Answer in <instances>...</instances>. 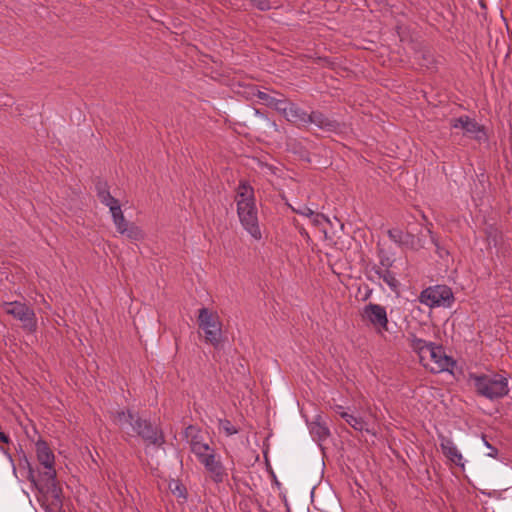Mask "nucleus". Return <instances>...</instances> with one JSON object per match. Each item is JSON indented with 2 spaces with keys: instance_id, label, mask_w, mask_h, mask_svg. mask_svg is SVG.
I'll list each match as a JSON object with an SVG mask.
<instances>
[{
  "instance_id": "1",
  "label": "nucleus",
  "mask_w": 512,
  "mask_h": 512,
  "mask_svg": "<svg viewBox=\"0 0 512 512\" xmlns=\"http://www.w3.org/2000/svg\"><path fill=\"white\" fill-rule=\"evenodd\" d=\"M35 452L39 464L43 471H39L35 475V471L31 464L28 465V479L35 485L39 493L47 500L50 505L60 507L61 488L56 483L55 456L48 443L43 439H38L35 443Z\"/></svg>"
},
{
  "instance_id": "2",
  "label": "nucleus",
  "mask_w": 512,
  "mask_h": 512,
  "mask_svg": "<svg viewBox=\"0 0 512 512\" xmlns=\"http://www.w3.org/2000/svg\"><path fill=\"white\" fill-rule=\"evenodd\" d=\"M234 200L237 215L243 229L256 241L262 239L254 188L247 181H240Z\"/></svg>"
},
{
  "instance_id": "3",
  "label": "nucleus",
  "mask_w": 512,
  "mask_h": 512,
  "mask_svg": "<svg viewBox=\"0 0 512 512\" xmlns=\"http://www.w3.org/2000/svg\"><path fill=\"white\" fill-rule=\"evenodd\" d=\"M112 420L123 431L130 427L132 435L140 437L148 446L161 447L165 443L162 430L153 425L150 420L141 418L138 413H133L131 410H118L112 413Z\"/></svg>"
},
{
  "instance_id": "4",
  "label": "nucleus",
  "mask_w": 512,
  "mask_h": 512,
  "mask_svg": "<svg viewBox=\"0 0 512 512\" xmlns=\"http://www.w3.org/2000/svg\"><path fill=\"white\" fill-rule=\"evenodd\" d=\"M470 380L473 382L478 395L489 400L500 399L508 395V378L499 373L488 374H470Z\"/></svg>"
},
{
  "instance_id": "5",
  "label": "nucleus",
  "mask_w": 512,
  "mask_h": 512,
  "mask_svg": "<svg viewBox=\"0 0 512 512\" xmlns=\"http://www.w3.org/2000/svg\"><path fill=\"white\" fill-rule=\"evenodd\" d=\"M198 324L203 330L205 341L217 348L223 340L222 322L219 315L208 308L199 309Z\"/></svg>"
},
{
  "instance_id": "6",
  "label": "nucleus",
  "mask_w": 512,
  "mask_h": 512,
  "mask_svg": "<svg viewBox=\"0 0 512 512\" xmlns=\"http://www.w3.org/2000/svg\"><path fill=\"white\" fill-rule=\"evenodd\" d=\"M419 301L431 308H449L454 302V296L450 287L446 285H435L424 289L420 293Z\"/></svg>"
},
{
  "instance_id": "7",
  "label": "nucleus",
  "mask_w": 512,
  "mask_h": 512,
  "mask_svg": "<svg viewBox=\"0 0 512 512\" xmlns=\"http://www.w3.org/2000/svg\"><path fill=\"white\" fill-rule=\"evenodd\" d=\"M4 311L21 322L22 328L34 333L37 330V318L35 312L27 304L19 301L5 302Z\"/></svg>"
},
{
  "instance_id": "8",
  "label": "nucleus",
  "mask_w": 512,
  "mask_h": 512,
  "mask_svg": "<svg viewBox=\"0 0 512 512\" xmlns=\"http://www.w3.org/2000/svg\"><path fill=\"white\" fill-rule=\"evenodd\" d=\"M361 317L374 327L377 333L388 331V317L386 308L380 304L369 303L361 310Z\"/></svg>"
},
{
  "instance_id": "9",
  "label": "nucleus",
  "mask_w": 512,
  "mask_h": 512,
  "mask_svg": "<svg viewBox=\"0 0 512 512\" xmlns=\"http://www.w3.org/2000/svg\"><path fill=\"white\" fill-rule=\"evenodd\" d=\"M454 366L455 361L453 358L446 354L442 345L435 343L430 351L428 362L424 367L432 373H441L445 371L451 372Z\"/></svg>"
},
{
  "instance_id": "10",
  "label": "nucleus",
  "mask_w": 512,
  "mask_h": 512,
  "mask_svg": "<svg viewBox=\"0 0 512 512\" xmlns=\"http://www.w3.org/2000/svg\"><path fill=\"white\" fill-rule=\"evenodd\" d=\"M376 263L369 262L365 266L366 278L375 284H381L383 281L391 291L398 292L400 282L396 277V273L391 269H376Z\"/></svg>"
},
{
  "instance_id": "11",
  "label": "nucleus",
  "mask_w": 512,
  "mask_h": 512,
  "mask_svg": "<svg viewBox=\"0 0 512 512\" xmlns=\"http://www.w3.org/2000/svg\"><path fill=\"white\" fill-rule=\"evenodd\" d=\"M184 436L190 445L191 451L195 454L198 461L215 452L214 448L210 447L208 443L203 441L201 432L197 427L193 425L186 427Z\"/></svg>"
},
{
  "instance_id": "12",
  "label": "nucleus",
  "mask_w": 512,
  "mask_h": 512,
  "mask_svg": "<svg viewBox=\"0 0 512 512\" xmlns=\"http://www.w3.org/2000/svg\"><path fill=\"white\" fill-rule=\"evenodd\" d=\"M453 128H461L464 134L477 140L484 142L487 140V134L483 125H480L476 120L471 119L469 116H461L454 118L450 122Z\"/></svg>"
},
{
  "instance_id": "13",
  "label": "nucleus",
  "mask_w": 512,
  "mask_h": 512,
  "mask_svg": "<svg viewBox=\"0 0 512 512\" xmlns=\"http://www.w3.org/2000/svg\"><path fill=\"white\" fill-rule=\"evenodd\" d=\"M199 462L205 467L206 471L210 475V478L216 484L223 483L227 479L228 473L216 451L207 455Z\"/></svg>"
},
{
  "instance_id": "14",
  "label": "nucleus",
  "mask_w": 512,
  "mask_h": 512,
  "mask_svg": "<svg viewBox=\"0 0 512 512\" xmlns=\"http://www.w3.org/2000/svg\"><path fill=\"white\" fill-rule=\"evenodd\" d=\"M407 341L412 351L418 355L420 363L425 366L428 362L430 351L432 350V347H434L435 343L419 338L414 333L408 334Z\"/></svg>"
},
{
  "instance_id": "15",
  "label": "nucleus",
  "mask_w": 512,
  "mask_h": 512,
  "mask_svg": "<svg viewBox=\"0 0 512 512\" xmlns=\"http://www.w3.org/2000/svg\"><path fill=\"white\" fill-rule=\"evenodd\" d=\"M440 439V448L442 450V453L445 455L447 459H449L453 464L456 466H459L460 468L464 469L465 467V460L463 458V455L455 445V443L450 439L443 435L439 436Z\"/></svg>"
},
{
  "instance_id": "16",
  "label": "nucleus",
  "mask_w": 512,
  "mask_h": 512,
  "mask_svg": "<svg viewBox=\"0 0 512 512\" xmlns=\"http://www.w3.org/2000/svg\"><path fill=\"white\" fill-rule=\"evenodd\" d=\"M284 118L296 125H308V117L309 113H307L304 109L299 107L297 104L287 101L285 105V111L281 113Z\"/></svg>"
},
{
  "instance_id": "17",
  "label": "nucleus",
  "mask_w": 512,
  "mask_h": 512,
  "mask_svg": "<svg viewBox=\"0 0 512 512\" xmlns=\"http://www.w3.org/2000/svg\"><path fill=\"white\" fill-rule=\"evenodd\" d=\"M309 124H314L319 129L329 132L337 131L340 128V123L338 121L328 117L319 110H314L311 113H309L308 125Z\"/></svg>"
},
{
  "instance_id": "18",
  "label": "nucleus",
  "mask_w": 512,
  "mask_h": 512,
  "mask_svg": "<svg viewBox=\"0 0 512 512\" xmlns=\"http://www.w3.org/2000/svg\"><path fill=\"white\" fill-rule=\"evenodd\" d=\"M388 237L400 247L416 248L415 236L409 232H404L399 228L389 229Z\"/></svg>"
},
{
  "instance_id": "19",
  "label": "nucleus",
  "mask_w": 512,
  "mask_h": 512,
  "mask_svg": "<svg viewBox=\"0 0 512 512\" xmlns=\"http://www.w3.org/2000/svg\"><path fill=\"white\" fill-rule=\"evenodd\" d=\"M311 435L318 441H325L330 436V430L326 423L323 421L321 415H317L309 424Z\"/></svg>"
},
{
  "instance_id": "20",
  "label": "nucleus",
  "mask_w": 512,
  "mask_h": 512,
  "mask_svg": "<svg viewBox=\"0 0 512 512\" xmlns=\"http://www.w3.org/2000/svg\"><path fill=\"white\" fill-rule=\"evenodd\" d=\"M264 105L275 109L277 112L282 113L285 111V105L288 101L287 98L282 96L281 98H276L266 92L258 90L255 94Z\"/></svg>"
},
{
  "instance_id": "21",
  "label": "nucleus",
  "mask_w": 512,
  "mask_h": 512,
  "mask_svg": "<svg viewBox=\"0 0 512 512\" xmlns=\"http://www.w3.org/2000/svg\"><path fill=\"white\" fill-rule=\"evenodd\" d=\"M342 419H344L347 424L356 431L376 435V431L373 428H370L368 423L362 417L348 413L342 414Z\"/></svg>"
},
{
  "instance_id": "22",
  "label": "nucleus",
  "mask_w": 512,
  "mask_h": 512,
  "mask_svg": "<svg viewBox=\"0 0 512 512\" xmlns=\"http://www.w3.org/2000/svg\"><path fill=\"white\" fill-rule=\"evenodd\" d=\"M378 263L376 269H391L393 270L395 259L384 248H377Z\"/></svg>"
},
{
  "instance_id": "23",
  "label": "nucleus",
  "mask_w": 512,
  "mask_h": 512,
  "mask_svg": "<svg viewBox=\"0 0 512 512\" xmlns=\"http://www.w3.org/2000/svg\"><path fill=\"white\" fill-rule=\"evenodd\" d=\"M123 235H126L129 239L133 241H140L144 239V233L142 229L135 225L134 223H130L127 226L126 231Z\"/></svg>"
},
{
  "instance_id": "24",
  "label": "nucleus",
  "mask_w": 512,
  "mask_h": 512,
  "mask_svg": "<svg viewBox=\"0 0 512 512\" xmlns=\"http://www.w3.org/2000/svg\"><path fill=\"white\" fill-rule=\"evenodd\" d=\"M219 426L220 429H222L227 436H232L238 433V429L234 425H232V423L227 419H220Z\"/></svg>"
},
{
  "instance_id": "25",
  "label": "nucleus",
  "mask_w": 512,
  "mask_h": 512,
  "mask_svg": "<svg viewBox=\"0 0 512 512\" xmlns=\"http://www.w3.org/2000/svg\"><path fill=\"white\" fill-rule=\"evenodd\" d=\"M96 189L98 198L100 199L101 203L104 202L105 200H109L112 196L108 190L106 183L99 182L96 186Z\"/></svg>"
},
{
  "instance_id": "26",
  "label": "nucleus",
  "mask_w": 512,
  "mask_h": 512,
  "mask_svg": "<svg viewBox=\"0 0 512 512\" xmlns=\"http://www.w3.org/2000/svg\"><path fill=\"white\" fill-rule=\"evenodd\" d=\"M173 484H174V487H172V483L169 485L173 494L176 495L178 498L186 499L187 491H186L185 486L178 481H174Z\"/></svg>"
},
{
  "instance_id": "27",
  "label": "nucleus",
  "mask_w": 512,
  "mask_h": 512,
  "mask_svg": "<svg viewBox=\"0 0 512 512\" xmlns=\"http://www.w3.org/2000/svg\"><path fill=\"white\" fill-rule=\"evenodd\" d=\"M309 219H310L311 224L314 225L315 227H321L324 222L330 223L329 218L327 216H325L324 214H322V213L314 212L309 217Z\"/></svg>"
},
{
  "instance_id": "28",
  "label": "nucleus",
  "mask_w": 512,
  "mask_h": 512,
  "mask_svg": "<svg viewBox=\"0 0 512 512\" xmlns=\"http://www.w3.org/2000/svg\"><path fill=\"white\" fill-rule=\"evenodd\" d=\"M113 223H114V225L116 226V229H117V231H118L120 234H124V232L126 231L127 226L130 224V223H128V222L125 220L124 215H121V216H119V215H118V217H117V218H114V219H113Z\"/></svg>"
},
{
  "instance_id": "29",
  "label": "nucleus",
  "mask_w": 512,
  "mask_h": 512,
  "mask_svg": "<svg viewBox=\"0 0 512 512\" xmlns=\"http://www.w3.org/2000/svg\"><path fill=\"white\" fill-rule=\"evenodd\" d=\"M251 5L260 11H268L272 8L270 0H249Z\"/></svg>"
},
{
  "instance_id": "30",
  "label": "nucleus",
  "mask_w": 512,
  "mask_h": 512,
  "mask_svg": "<svg viewBox=\"0 0 512 512\" xmlns=\"http://www.w3.org/2000/svg\"><path fill=\"white\" fill-rule=\"evenodd\" d=\"M291 208L295 213L302 215L304 217H308V218L315 212L314 210H312L311 208H309L306 205H301L298 208H294V207H291Z\"/></svg>"
},
{
  "instance_id": "31",
  "label": "nucleus",
  "mask_w": 512,
  "mask_h": 512,
  "mask_svg": "<svg viewBox=\"0 0 512 512\" xmlns=\"http://www.w3.org/2000/svg\"><path fill=\"white\" fill-rule=\"evenodd\" d=\"M110 212H111V215H112V219L117 218L118 215L119 216L123 215V212H122L120 204L116 205V206H112L111 209H110Z\"/></svg>"
},
{
  "instance_id": "32",
  "label": "nucleus",
  "mask_w": 512,
  "mask_h": 512,
  "mask_svg": "<svg viewBox=\"0 0 512 512\" xmlns=\"http://www.w3.org/2000/svg\"><path fill=\"white\" fill-rule=\"evenodd\" d=\"M102 204H104L105 206L109 207V209H111L112 206L119 205L120 203L116 198L111 196L109 200H105L104 202H102Z\"/></svg>"
},
{
  "instance_id": "33",
  "label": "nucleus",
  "mask_w": 512,
  "mask_h": 512,
  "mask_svg": "<svg viewBox=\"0 0 512 512\" xmlns=\"http://www.w3.org/2000/svg\"><path fill=\"white\" fill-rule=\"evenodd\" d=\"M485 445L489 448V452L487 453V455L491 458H496L497 454H498V450L494 447H492L487 441H485Z\"/></svg>"
},
{
  "instance_id": "34",
  "label": "nucleus",
  "mask_w": 512,
  "mask_h": 512,
  "mask_svg": "<svg viewBox=\"0 0 512 512\" xmlns=\"http://www.w3.org/2000/svg\"><path fill=\"white\" fill-rule=\"evenodd\" d=\"M332 409L342 418V414H348L347 411H345L344 407L342 405H334Z\"/></svg>"
},
{
  "instance_id": "35",
  "label": "nucleus",
  "mask_w": 512,
  "mask_h": 512,
  "mask_svg": "<svg viewBox=\"0 0 512 512\" xmlns=\"http://www.w3.org/2000/svg\"><path fill=\"white\" fill-rule=\"evenodd\" d=\"M0 442L5 444L10 443V437L6 433L0 431Z\"/></svg>"
},
{
  "instance_id": "36",
  "label": "nucleus",
  "mask_w": 512,
  "mask_h": 512,
  "mask_svg": "<svg viewBox=\"0 0 512 512\" xmlns=\"http://www.w3.org/2000/svg\"><path fill=\"white\" fill-rule=\"evenodd\" d=\"M300 234L306 239V240H310V236L308 234V232L304 229V228H301L299 230Z\"/></svg>"
},
{
  "instance_id": "37",
  "label": "nucleus",
  "mask_w": 512,
  "mask_h": 512,
  "mask_svg": "<svg viewBox=\"0 0 512 512\" xmlns=\"http://www.w3.org/2000/svg\"><path fill=\"white\" fill-rule=\"evenodd\" d=\"M0 450L9 458L10 461H12L11 454L3 447H0Z\"/></svg>"
},
{
  "instance_id": "38",
  "label": "nucleus",
  "mask_w": 512,
  "mask_h": 512,
  "mask_svg": "<svg viewBox=\"0 0 512 512\" xmlns=\"http://www.w3.org/2000/svg\"><path fill=\"white\" fill-rule=\"evenodd\" d=\"M431 239H432V242L437 246V241L433 235L431 236Z\"/></svg>"
},
{
  "instance_id": "39",
  "label": "nucleus",
  "mask_w": 512,
  "mask_h": 512,
  "mask_svg": "<svg viewBox=\"0 0 512 512\" xmlns=\"http://www.w3.org/2000/svg\"><path fill=\"white\" fill-rule=\"evenodd\" d=\"M256 115L262 116L263 114L259 110H255Z\"/></svg>"
}]
</instances>
